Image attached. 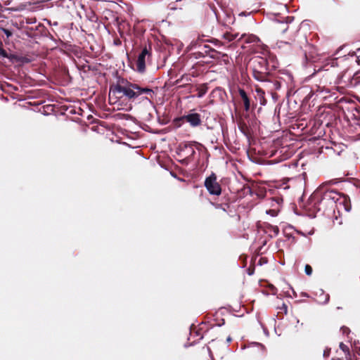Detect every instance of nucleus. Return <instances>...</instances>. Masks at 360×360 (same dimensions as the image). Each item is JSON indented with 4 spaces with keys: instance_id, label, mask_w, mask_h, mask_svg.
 I'll list each match as a JSON object with an SVG mask.
<instances>
[{
    "instance_id": "1",
    "label": "nucleus",
    "mask_w": 360,
    "mask_h": 360,
    "mask_svg": "<svg viewBox=\"0 0 360 360\" xmlns=\"http://www.w3.org/2000/svg\"><path fill=\"white\" fill-rule=\"evenodd\" d=\"M340 194L334 190L325 191L323 187H319L312 194L311 200L319 203V210L326 207L333 208L336 206Z\"/></svg>"
},
{
    "instance_id": "2",
    "label": "nucleus",
    "mask_w": 360,
    "mask_h": 360,
    "mask_svg": "<svg viewBox=\"0 0 360 360\" xmlns=\"http://www.w3.org/2000/svg\"><path fill=\"white\" fill-rule=\"evenodd\" d=\"M139 85L129 82H122L110 89V95L117 96L121 98L126 97L129 101H134L139 97Z\"/></svg>"
},
{
    "instance_id": "3",
    "label": "nucleus",
    "mask_w": 360,
    "mask_h": 360,
    "mask_svg": "<svg viewBox=\"0 0 360 360\" xmlns=\"http://www.w3.org/2000/svg\"><path fill=\"white\" fill-rule=\"evenodd\" d=\"M205 186L211 195H219L221 194V188L214 173L205 179Z\"/></svg>"
},
{
    "instance_id": "4",
    "label": "nucleus",
    "mask_w": 360,
    "mask_h": 360,
    "mask_svg": "<svg viewBox=\"0 0 360 360\" xmlns=\"http://www.w3.org/2000/svg\"><path fill=\"white\" fill-rule=\"evenodd\" d=\"M351 207L349 198L345 195L340 194V198H338V201H337L335 206L338 212L344 210L346 212H349L351 210Z\"/></svg>"
},
{
    "instance_id": "5",
    "label": "nucleus",
    "mask_w": 360,
    "mask_h": 360,
    "mask_svg": "<svg viewBox=\"0 0 360 360\" xmlns=\"http://www.w3.org/2000/svg\"><path fill=\"white\" fill-rule=\"evenodd\" d=\"M149 54L146 48H144L139 55L136 60V70L139 72H143L146 68V57Z\"/></svg>"
},
{
    "instance_id": "6",
    "label": "nucleus",
    "mask_w": 360,
    "mask_h": 360,
    "mask_svg": "<svg viewBox=\"0 0 360 360\" xmlns=\"http://www.w3.org/2000/svg\"><path fill=\"white\" fill-rule=\"evenodd\" d=\"M238 40H243L246 44H254L261 46L263 50H266V46L263 44H261L260 39L254 34H242Z\"/></svg>"
},
{
    "instance_id": "7",
    "label": "nucleus",
    "mask_w": 360,
    "mask_h": 360,
    "mask_svg": "<svg viewBox=\"0 0 360 360\" xmlns=\"http://www.w3.org/2000/svg\"><path fill=\"white\" fill-rule=\"evenodd\" d=\"M184 119L192 127L199 126L201 123L200 116L198 113H191L184 117Z\"/></svg>"
},
{
    "instance_id": "8",
    "label": "nucleus",
    "mask_w": 360,
    "mask_h": 360,
    "mask_svg": "<svg viewBox=\"0 0 360 360\" xmlns=\"http://www.w3.org/2000/svg\"><path fill=\"white\" fill-rule=\"evenodd\" d=\"M264 70L261 69L260 70H257L255 68H253V77L255 79L260 82H266V76L263 72Z\"/></svg>"
},
{
    "instance_id": "9",
    "label": "nucleus",
    "mask_w": 360,
    "mask_h": 360,
    "mask_svg": "<svg viewBox=\"0 0 360 360\" xmlns=\"http://www.w3.org/2000/svg\"><path fill=\"white\" fill-rule=\"evenodd\" d=\"M255 92H256V98H257L259 100V103L261 105H265L266 104V100L264 98V90L258 86H255Z\"/></svg>"
},
{
    "instance_id": "10",
    "label": "nucleus",
    "mask_w": 360,
    "mask_h": 360,
    "mask_svg": "<svg viewBox=\"0 0 360 360\" xmlns=\"http://www.w3.org/2000/svg\"><path fill=\"white\" fill-rule=\"evenodd\" d=\"M239 94L243 101L245 110L246 111H248L250 107V100L248 97V95H247L246 92L242 89H239Z\"/></svg>"
},
{
    "instance_id": "11",
    "label": "nucleus",
    "mask_w": 360,
    "mask_h": 360,
    "mask_svg": "<svg viewBox=\"0 0 360 360\" xmlns=\"http://www.w3.org/2000/svg\"><path fill=\"white\" fill-rule=\"evenodd\" d=\"M319 296L318 298V302L321 304H326L329 300V295L326 294L323 290L320 289L319 290Z\"/></svg>"
},
{
    "instance_id": "12",
    "label": "nucleus",
    "mask_w": 360,
    "mask_h": 360,
    "mask_svg": "<svg viewBox=\"0 0 360 360\" xmlns=\"http://www.w3.org/2000/svg\"><path fill=\"white\" fill-rule=\"evenodd\" d=\"M252 63L259 64L261 65V69H262L263 70H266V62L264 58H262V57L254 58L252 60Z\"/></svg>"
},
{
    "instance_id": "13",
    "label": "nucleus",
    "mask_w": 360,
    "mask_h": 360,
    "mask_svg": "<svg viewBox=\"0 0 360 360\" xmlns=\"http://www.w3.org/2000/svg\"><path fill=\"white\" fill-rule=\"evenodd\" d=\"M238 35V33L232 34L231 32H226L223 34V38L228 41H231L237 39Z\"/></svg>"
},
{
    "instance_id": "14",
    "label": "nucleus",
    "mask_w": 360,
    "mask_h": 360,
    "mask_svg": "<svg viewBox=\"0 0 360 360\" xmlns=\"http://www.w3.org/2000/svg\"><path fill=\"white\" fill-rule=\"evenodd\" d=\"M178 4H180L179 6H183V1L182 0H177L174 3H171L169 5V8L170 10H176L178 8ZM181 8V7H179Z\"/></svg>"
},
{
    "instance_id": "15",
    "label": "nucleus",
    "mask_w": 360,
    "mask_h": 360,
    "mask_svg": "<svg viewBox=\"0 0 360 360\" xmlns=\"http://www.w3.org/2000/svg\"><path fill=\"white\" fill-rule=\"evenodd\" d=\"M0 56L4 58L12 59L14 58L13 55L8 56L6 51L3 49L2 42L0 41Z\"/></svg>"
},
{
    "instance_id": "16",
    "label": "nucleus",
    "mask_w": 360,
    "mask_h": 360,
    "mask_svg": "<svg viewBox=\"0 0 360 360\" xmlns=\"http://www.w3.org/2000/svg\"><path fill=\"white\" fill-rule=\"evenodd\" d=\"M138 91H139V96H141L143 94H153V91L152 89H150L149 88H143V87H141L139 86Z\"/></svg>"
},
{
    "instance_id": "17",
    "label": "nucleus",
    "mask_w": 360,
    "mask_h": 360,
    "mask_svg": "<svg viewBox=\"0 0 360 360\" xmlns=\"http://www.w3.org/2000/svg\"><path fill=\"white\" fill-rule=\"evenodd\" d=\"M304 271L307 275L310 276L312 274V268L310 265L307 264L304 268Z\"/></svg>"
},
{
    "instance_id": "18",
    "label": "nucleus",
    "mask_w": 360,
    "mask_h": 360,
    "mask_svg": "<svg viewBox=\"0 0 360 360\" xmlns=\"http://www.w3.org/2000/svg\"><path fill=\"white\" fill-rule=\"evenodd\" d=\"M266 212L267 214H270L272 217H276V216H277L278 212V210L274 209V210H266Z\"/></svg>"
},
{
    "instance_id": "19",
    "label": "nucleus",
    "mask_w": 360,
    "mask_h": 360,
    "mask_svg": "<svg viewBox=\"0 0 360 360\" xmlns=\"http://www.w3.org/2000/svg\"><path fill=\"white\" fill-rule=\"evenodd\" d=\"M340 348L346 354H349V348L347 345H345L344 343L341 342L340 344Z\"/></svg>"
},
{
    "instance_id": "20",
    "label": "nucleus",
    "mask_w": 360,
    "mask_h": 360,
    "mask_svg": "<svg viewBox=\"0 0 360 360\" xmlns=\"http://www.w3.org/2000/svg\"><path fill=\"white\" fill-rule=\"evenodd\" d=\"M1 30L3 31V32L6 35V37L8 38H9L10 37L12 36L13 33L11 31L7 30V29H5V28H1Z\"/></svg>"
},
{
    "instance_id": "21",
    "label": "nucleus",
    "mask_w": 360,
    "mask_h": 360,
    "mask_svg": "<svg viewBox=\"0 0 360 360\" xmlns=\"http://www.w3.org/2000/svg\"><path fill=\"white\" fill-rule=\"evenodd\" d=\"M185 150H187V153L191 155H193L195 153V150L191 146H186Z\"/></svg>"
},
{
    "instance_id": "22",
    "label": "nucleus",
    "mask_w": 360,
    "mask_h": 360,
    "mask_svg": "<svg viewBox=\"0 0 360 360\" xmlns=\"http://www.w3.org/2000/svg\"><path fill=\"white\" fill-rule=\"evenodd\" d=\"M271 229L272 230L274 236H276L279 233V229L278 226H271Z\"/></svg>"
},
{
    "instance_id": "23",
    "label": "nucleus",
    "mask_w": 360,
    "mask_h": 360,
    "mask_svg": "<svg viewBox=\"0 0 360 360\" xmlns=\"http://www.w3.org/2000/svg\"><path fill=\"white\" fill-rule=\"evenodd\" d=\"M206 94V89H201L199 90L198 97L201 98Z\"/></svg>"
},
{
    "instance_id": "24",
    "label": "nucleus",
    "mask_w": 360,
    "mask_h": 360,
    "mask_svg": "<svg viewBox=\"0 0 360 360\" xmlns=\"http://www.w3.org/2000/svg\"><path fill=\"white\" fill-rule=\"evenodd\" d=\"M287 44H288V43H286V42H284V41H279V42H278V43H277V45H278V47L279 49H281V48H283V45Z\"/></svg>"
},
{
    "instance_id": "25",
    "label": "nucleus",
    "mask_w": 360,
    "mask_h": 360,
    "mask_svg": "<svg viewBox=\"0 0 360 360\" xmlns=\"http://www.w3.org/2000/svg\"><path fill=\"white\" fill-rule=\"evenodd\" d=\"M342 330L343 333H345L347 331H349V329L347 328H346V327H342Z\"/></svg>"
},
{
    "instance_id": "26",
    "label": "nucleus",
    "mask_w": 360,
    "mask_h": 360,
    "mask_svg": "<svg viewBox=\"0 0 360 360\" xmlns=\"http://www.w3.org/2000/svg\"><path fill=\"white\" fill-rule=\"evenodd\" d=\"M323 355L325 356H328L329 355V352L328 351H324Z\"/></svg>"
},
{
    "instance_id": "27",
    "label": "nucleus",
    "mask_w": 360,
    "mask_h": 360,
    "mask_svg": "<svg viewBox=\"0 0 360 360\" xmlns=\"http://www.w3.org/2000/svg\"><path fill=\"white\" fill-rule=\"evenodd\" d=\"M21 61H22V62H27H27H29V60H28L27 59H26L25 58H22Z\"/></svg>"
},
{
    "instance_id": "28",
    "label": "nucleus",
    "mask_w": 360,
    "mask_h": 360,
    "mask_svg": "<svg viewBox=\"0 0 360 360\" xmlns=\"http://www.w3.org/2000/svg\"><path fill=\"white\" fill-rule=\"evenodd\" d=\"M231 340H232V339H231V337H228L227 339H226L227 342H231Z\"/></svg>"
},
{
    "instance_id": "29",
    "label": "nucleus",
    "mask_w": 360,
    "mask_h": 360,
    "mask_svg": "<svg viewBox=\"0 0 360 360\" xmlns=\"http://www.w3.org/2000/svg\"><path fill=\"white\" fill-rule=\"evenodd\" d=\"M142 100H143H143H146V101H149V99H148L147 97H143V98H142Z\"/></svg>"
}]
</instances>
